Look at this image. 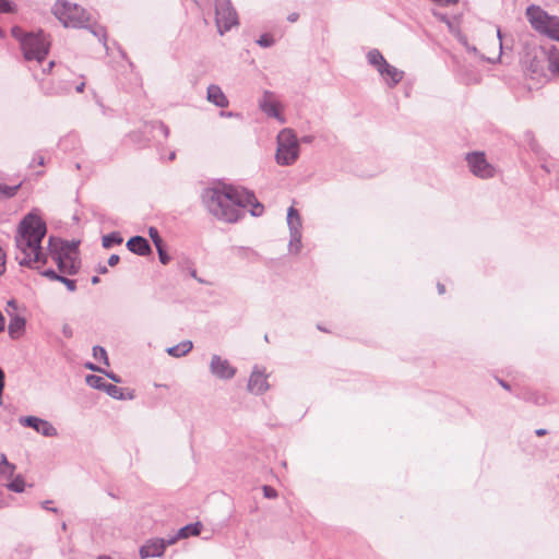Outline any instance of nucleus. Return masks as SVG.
<instances>
[{
    "instance_id": "obj_60",
    "label": "nucleus",
    "mask_w": 559,
    "mask_h": 559,
    "mask_svg": "<svg viewBox=\"0 0 559 559\" xmlns=\"http://www.w3.org/2000/svg\"><path fill=\"white\" fill-rule=\"evenodd\" d=\"M97 559H111V557H109L107 555H102Z\"/></svg>"
},
{
    "instance_id": "obj_51",
    "label": "nucleus",
    "mask_w": 559,
    "mask_h": 559,
    "mask_svg": "<svg viewBox=\"0 0 559 559\" xmlns=\"http://www.w3.org/2000/svg\"><path fill=\"white\" fill-rule=\"evenodd\" d=\"M84 87H85V83L81 82L79 85H76L75 91L78 93H82L84 91Z\"/></svg>"
},
{
    "instance_id": "obj_56",
    "label": "nucleus",
    "mask_w": 559,
    "mask_h": 559,
    "mask_svg": "<svg viewBox=\"0 0 559 559\" xmlns=\"http://www.w3.org/2000/svg\"><path fill=\"white\" fill-rule=\"evenodd\" d=\"M190 274H191L192 277L197 278L200 283H202V280L198 278L197 271L194 269L191 270Z\"/></svg>"
},
{
    "instance_id": "obj_33",
    "label": "nucleus",
    "mask_w": 559,
    "mask_h": 559,
    "mask_svg": "<svg viewBox=\"0 0 559 559\" xmlns=\"http://www.w3.org/2000/svg\"><path fill=\"white\" fill-rule=\"evenodd\" d=\"M148 236L151 237V239H152L153 243L155 245V247H159V246L164 245L163 239L160 238L157 228L150 227L148 228Z\"/></svg>"
},
{
    "instance_id": "obj_24",
    "label": "nucleus",
    "mask_w": 559,
    "mask_h": 559,
    "mask_svg": "<svg viewBox=\"0 0 559 559\" xmlns=\"http://www.w3.org/2000/svg\"><path fill=\"white\" fill-rule=\"evenodd\" d=\"M105 392L111 396L112 399H116V400H131L132 399V395H129V396H126L123 394V389L120 388V386H117L115 384H110V383H107L106 388H105Z\"/></svg>"
},
{
    "instance_id": "obj_4",
    "label": "nucleus",
    "mask_w": 559,
    "mask_h": 559,
    "mask_svg": "<svg viewBox=\"0 0 559 559\" xmlns=\"http://www.w3.org/2000/svg\"><path fill=\"white\" fill-rule=\"evenodd\" d=\"M12 34L20 40L26 60L41 62L48 55L50 43L43 32L23 34L20 28L15 27L12 29Z\"/></svg>"
},
{
    "instance_id": "obj_32",
    "label": "nucleus",
    "mask_w": 559,
    "mask_h": 559,
    "mask_svg": "<svg viewBox=\"0 0 559 559\" xmlns=\"http://www.w3.org/2000/svg\"><path fill=\"white\" fill-rule=\"evenodd\" d=\"M548 62L550 71L559 74V55L552 52L548 58Z\"/></svg>"
},
{
    "instance_id": "obj_35",
    "label": "nucleus",
    "mask_w": 559,
    "mask_h": 559,
    "mask_svg": "<svg viewBox=\"0 0 559 559\" xmlns=\"http://www.w3.org/2000/svg\"><path fill=\"white\" fill-rule=\"evenodd\" d=\"M158 258L162 264H167L170 261V257L164 250V245L156 247Z\"/></svg>"
},
{
    "instance_id": "obj_45",
    "label": "nucleus",
    "mask_w": 559,
    "mask_h": 559,
    "mask_svg": "<svg viewBox=\"0 0 559 559\" xmlns=\"http://www.w3.org/2000/svg\"><path fill=\"white\" fill-rule=\"evenodd\" d=\"M119 260H120L119 255H117V254H111V255L109 257V259H108V264H109L110 266H115V265H117V264L119 263Z\"/></svg>"
},
{
    "instance_id": "obj_27",
    "label": "nucleus",
    "mask_w": 559,
    "mask_h": 559,
    "mask_svg": "<svg viewBox=\"0 0 559 559\" xmlns=\"http://www.w3.org/2000/svg\"><path fill=\"white\" fill-rule=\"evenodd\" d=\"M542 33L559 41V21L554 19L552 24H547L546 27L542 29Z\"/></svg>"
},
{
    "instance_id": "obj_21",
    "label": "nucleus",
    "mask_w": 559,
    "mask_h": 559,
    "mask_svg": "<svg viewBox=\"0 0 559 559\" xmlns=\"http://www.w3.org/2000/svg\"><path fill=\"white\" fill-rule=\"evenodd\" d=\"M192 347L193 344L191 341H183L175 346L168 347L166 352L168 355L179 358L187 355L192 349Z\"/></svg>"
},
{
    "instance_id": "obj_12",
    "label": "nucleus",
    "mask_w": 559,
    "mask_h": 559,
    "mask_svg": "<svg viewBox=\"0 0 559 559\" xmlns=\"http://www.w3.org/2000/svg\"><path fill=\"white\" fill-rule=\"evenodd\" d=\"M210 370L218 379L229 380L236 374V368L227 359L213 355L210 362Z\"/></svg>"
},
{
    "instance_id": "obj_43",
    "label": "nucleus",
    "mask_w": 559,
    "mask_h": 559,
    "mask_svg": "<svg viewBox=\"0 0 559 559\" xmlns=\"http://www.w3.org/2000/svg\"><path fill=\"white\" fill-rule=\"evenodd\" d=\"M5 271V253L0 249V274Z\"/></svg>"
},
{
    "instance_id": "obj_49",
    "label": "nucleus",
    "mask_w": 559,
    "mask_h": 559,
    "mask_svg": "<svg viewBox=\"0 0 559 559\" xmlns=\"http://www.w3.org/2000/svg\"><path fill=\"white\" fill-rule=\"evenodd\" d=\"M34 162H36V163H37V165H39V166H44V164H45V158H44V156L39 155V156H37V157H35V158H34Z\"/></svg>"
},
{
    "instance_id": "obj_23",
    "label": "nucleus",
    "mask_w": 559,
    "mask_h": 559,
    "mask_svg": "<svg viewBox=\"0 0 559 559\" xmlns=\"http://www.w3.org/2000/svg\"><path fill=\"white\" fill-rule=\"evenodd\" d=\"M14 472L15 466L7 460V456L4 454H2L0 460V476L10 480L13 477Z\"/></svg>"
},
{
    "instance_id": "obj_41",
    "label": "nucleus",
    "mask_w": 559,
    "mask_h": 559,
    "mask_svg": "<svg viewBox=\"0 0 559 559\" xmlns=\"http://www.w3.org/2000/svg\"><path fill=\"white\" fill-rule=\"evenodd\" d=\"M61 332H62V335L67 338H71L73 336V330L68 323L62 325Z\"/></svg>"
},
{
    "instance_id": "obj_2",
    "label": "nucleus",
    "mask_w": 559,
    "mask_h": 559,
    "mask_svg": "<svg viewBox=\"0 0 559 559\" xmlns=\"http://www.w3.org/2000/svg\"><path fill=\"white\" fill-rule=\"evenodd\" d=\"M45 222L34 213L27 214L19 225L15 245L19 250L16 259L21 265L45 264L47 258L41 248L46 235Z\"/></svg>"
},
{
    "instance_id": "obj_30",
    "label": "nucleus",
    "mask_w": 559,
    "mask_h": 559,
    "mask_svg": "<svg viewBox=\"0 0 559 559\" xmlns=\"http://www.w3.org/2000/svg\"><path fill=\"white\" fill-rule=\"evenodd\" d=\"M19 188H20V185L11 187V186L0 183V193H2L3 195H5L8 198H11L16 194Z\"/></svg>"
},
{
    "instance_id": "obj_50",
    "label": "nucleus",
    "mask_w": 559,
    "mask_h": 559,
    "mask_svg": "<svg viewBox=\"0 0 559 559\" xmlns=\"http://www.w3.org/2000/svg\"><path fill=\"white\" fill-rule=\"evenodd\" d=\"M298 16H299V15H298L297 13H292V14H289V15L287 16V20H288L289 22H296V21L298 20Z\"/></svg>"
},
{
    "instance_id": "obj_5",
    "label": "nucleus",
    "mask_w": 559,
    "mask_h": 559,
    "mask_svg": "<svg viewBox=\"0 0 559 559\" xmlns=\"http://www.w3.org/2000/svg\"><path fill=\"white\" fill-rule=\"evenodd\" d=\"M300 154V145L293 129L285 128L280 131L276 138L275 162L280 166L294 165Z\"/></svg>"
},
{
    "instance_id": "obj_29",
    "label": "nucleus",
    "mask_w": 559,
    "mask_h": 559,
    "mask_svg": "<svg viewBox=\"0 0 559 559\" xmlns=\"http://www.w3.org/2000/svg\"><path fill=\"white\" fill-rule=\"evenodd\" d=\"M93 356L95 359L103 361L106 366H109V360L107 356V352L102 346H94L93 347Z\"/></svg>"
},
{
    "instance_id": "obj_10",
    "label": "nucleus",
    "mask_w": 559,
    "mask_h": 559,
    "mask_svg": "<svg viewBox=\"0 0 559 559\" xmlns=\"http://www.w3.org/2000/svg\"><path fill=\"white\" fill-rule=\"evenodd\" d=\"M176 543V538L163 539L152 538L148 539L143 546L140 547L139 555L141 559L160 557L167 546Z\"/></svg>"
},
{
    "instance_id": "obj_40",
    "label": "nucleus",
    "mask_w": 559,
    "mask_h": 559,
    "mask_svg": "<svg viewBox=\"0 0 559 559\" xmlns=\"http://www.w3.org/2000/svg\"><path fill=\"white\" fill-rule=\"evenodd\" d=\"M45 277H48L49 280L51 281H59V277L61 275V273H57L56 271L53 270H46L41 273Z\"/></svg>"
},
{
    "instance_id": "obj_63",
    "label": "nucleus",
    "mask_w": 559,
    "mask_h": 559,
    "mask_svg": "<svg viewBox=\"0 0 559 559\" xmlns=\"http://www.w3.org/2000/svg\"><path fill=\"white\" fill-rule=\"evenodd\" d=\"M174 158H175V153L173 152L169 154V159L173 160Z\"/></svg>"
},
{
    "instance_id": "obj_52",
    "label": "nucleus",
    "mask_w": 559,
    "mask_h": 559,
    "mask_svg": "<svg viewBox=\"0 0 559 559\" xmlns=\"http://www.w3.org/2000/svg\"><path fill=\"white\" fill-rule=\"evenodd\" d=\"M437 287H438V292H439V294H443V293L445 292V287H444V285H443V284H440V283H439Z\"/></svg>"
},
{
    "instance_id": "obj_6",
    "label": "nucleus",
    "mask_w": 559,
    "mask_h": 559,
    "mask_svg": "<svg viewBox=\"0 0 559 559\" xmlns=\"http://www.w3.org/2000/svg\"><path fill=\"white\" fill-rule=\"evenodd\" d=\"M52 13L66 27H90V15L78 4L66 0H57L52 7Z\"/></svg>"
},
{
    "instance_id": "obj_36",
    "label": "nucleus",
    "mask_w": 559,
    "mask_h": 559,
    "mask_svg": "<svg viewBox=\"0 0 559 559\" xmlns=\"http://www.w3.org/2000/svg\"><path fill=\"white\" fill-rule=\"evenodd\" d=\"M258 44L261 46V47H271L273 44H274V39L269 36V35H262L259 39H258Z\"/></svg>"
},
{
    "instance_id": "obj_7",
    "label": "nucleus",
    "mask_w": 559,
    "mask_h": 559,
    "mask_svg": "<svg viewBox=\"0 0 559 559\" xmlns=\"http://www.w3.org/2000/svg\"><path fill=\"white\" fill-rule=\"evenodd\" d=\"M215 23L221 35L238 25V15L229 0H215Z\"/></svg>"
},
{
    "instance_id": "obj_47",
    "label": "nucleus",
    "mask_w": 559,
    "mask_h": 559,
    "mask_svg": "<svg viewBox=\"0 0 559 559\" xmlns=\"http://www.w3.org/2000/svg\"><path fill=\"white\" fill-rule=\"evenodd\" d=\"M543 71V67L538 64V61L536 63H532V72L533 73H540Z\"/></svg>"
},
{
    "instance_id": "obj_15",
    "label": "nucleus",
    "mask_w": 559,
    "mask_h": 559,
    "mask_svg": "<svg viewBox=\"0 0 559 559\" xmlns=\"http://www.w3.org/2000/svg\"><path fill=\"white\" fill-rule=\"evenodd\" d=\"M526 15L532 26L542 32L547 24H552L554 19L548 16L543 10L537 7L531 5L526 9Z\"/></svg>"
},
{
    "instance_id": "obj_44",
    "label": "nucleus",
    "mask_w": 559,
    "mask_h": 559,
    "mask_svg": "<svg viewBox=\"0 0 559 559\" xmlns=\"http://www.w3.org/2000/svg\"><path fill=\"white\" fill-rule=\"evenodd\" d=\"M461 43L465 46V48L468 52L477 53V48L475 46L468 45V43L465 38H461Z\"/></svg>"
},
{
    "instance_id": "obj_25",
    "label": "nucleus",
    "mask_w": 559,
    "mask_h": 559,
    "mask_svg": "<svg viewBox=\"0 0 559 559\" xmlns=\"http://www.w3.org/2000/svg\"><path fill=\"white\" fill-rule=\"evenodd\" d=\"M122 242V238L119 233H110L105 235L102 239L103 247L106 249L111 248L115 245H120Z\"/></svg>"
},
{
    "instance_id": "obj_38",
    "label": "nucleus",
    "mask_w": 559,
    "mask_h": 559,
    "mask_svg": "<svg viewBox=\"0 0 559 559\" xmlns=\"http://www.w3.org/2000/svg\"><path fill=\"white\" fill-rule=\"evenodd\" d=\"M91 31H92L93 35L96 36L99 40L105 41L106 34H105V29L102 26L92 27Z\"/></svg>"
},
{
    "instance_id": "obj_64",
    "label": "nucleus",
    "mask_w": 559,
    "mask_h": 559,
    "mask_svg": "<svg viewBox=\"0 0 559 559\" xmlns=\"http://www.w3.org/2000/svg\"><path fill=\"white\" fill-rule=\"evenodd\" d=\"M61 528H62L63 531H66V530H67V524H66L64 522L62 523Z\"/></svg>"
},
{
    "instance_id": "obj_55",
    "label": "nucleus",
    "mask_w": 559,
    "mask_h": 559,
    "mask_svg": "<svg viewBox=\"0 0 559 559\" xmlns=\"http://www.w3.org/2000/svg\"><path fill=\"white\" fill-rule=\"evenodd\" d=\"M48 503H49V501H46V502L43 504V507H44L45 509H47V510H49V506H47ZM50 511H52V512H57L58 510H57L56 508H51V509H50Z\"/></svg>"
},
{
    "instance_id": "obj_42",
    "label": "nucleus",
    "mask_w": 559,
    "mask_h": 559,
    "mask_svg": "<svg viewBox=\"0 0 559 559\" xmlns=\"http://www.w3.org/2000/svg\"><path fill=\"white\" fill-rule=\"evenodd\" d=\"M8 310L16 313V310H17V302L15 299H10L8 302H7V309L5 311L8 312Z\"/></svg>"
},
{
    "instance_id": "obj_59",
    "label": "nucleus",
    "mask_w": 559,
    "mask_h": 559,
    "mask_svg": "<svg viewBox=\"0 0 559 559\" xmlns=\"http://www.w3.org/2000/svg\"><path fill=\"white\" fill-rule=\"evenodd\" d=\"M4 388V379L0 380V391L2 392Z\"/></svg>"
},
{
    "instance_id": "obj_61",
    "label": "nucleus",
    "mask_w": 559,
    "mask_h": 559,
    "mask_svg": "<svg viewBox=\"0 0 559 559\" xmlns=\"http://www.w3.org/2000/svg\"><path fill=\"white\" fill-rule=\"evenodd\" d=\"M99 272H100V273H106V272H107V267H106V266H102V267H99Z\"/></svg>"
},
{
    "instance_id": "obj_31",
    "label": "nucleus",
    "mask_w": 559,
    "mask_h": 559,
    "mask_svg": "<svg viewBox=\"0 0 559 559\" xmlns=\"http://www.w3.org/2000/svg\"><path fill=\"white\" fill-rule=\"evenodd\" d=\"M496 36H497V45H498V55L496 58H490L488 57L487 60L490 61V62H495L497 60L500 59V56H501V51H502V35H501V29L500 27H496Z\"/></svg>"
},
{
    "instance_id": "obj_20",
    "label": "nucleus",
    "mask_w": 559,
    "mask_h": 559,
    "mask_svg": "<svg viewBox=\"0 0 559 559\" xmlns=\"http://www.w3.org/2000/svg\"><path fill=\"white\" fill-rule=\"evenodd\" d=\"M404 78V72L394 66H391L381 78L389 88L395 87Z\"/></svg>"
},
{
    "instance_id": "obj_58",
    "label": "nucleus",
    "mask_w": 559,
    "mask_h": 559,
    "mask_svg": "<svg viewBox=\"0 0 559 559\" xmlns=\"http://www.w3.org/2000/svg\"><path fill=\"white\" fill-rule=\"evenodd\" d=\"M97 283H99V277H98V276H93V277H92V284H94V285H95V284H97Z\"/></svg>"
},
{
    "instance_id": "obj_14",
    "label": "nucleus",
    "mask_w": 559,
    "mask_h": 559,
    "mask_svg": "<svg viewBox=\"0 0 559 559\" xmlns=\"http://www.w3.org/2000/svg\"><path fill=\"white\" fill-rule=\"evenodd\" d=\"M269 390L267 376L265 374V370L259 367H254L249 381H248V391L252 394H263Z\"/></svg>"
},
{
    "instance_id": "obj_9",
    "label": "nucleus",
    "mask_w": 559,
    "mask_h": 559,
    "mask_svg": "<svg viewBox=\"0 0 559 559\" xmlns=\"http://www.w3.org/2000/svg\"><path fill=\"white\" fill-rule=\"evenodd\" d=\"M466 160L468 168L474 176L481 179H487L495 176V167L487 162L484 153H469L466 156Z\"/></svg>"
},
{
    "instance_id": "obj_39",
    "label": "nucleus",
    "mask_w": 559,
    "mask_h": 559,
    "mask_svg": "<svg viewBox=\"0 0 559 559\" xmlns=\"http://www.w3.org/2000/svg\"><path fill=\"white\" fill-rule=\"evenodd\" d=\"M12 11H13L12 4L8 0H0V12L1 13H9Z\"/></svg>"
},
{
    "instance_id": "obj_22",
    "label": "nucleus",
    "mask_w": 559,
    "mask_h": 559,
    "mask_svg": "<svg viewBox=\"0 0 559 559\" xmlns=\"http://www.w3.org/2000/svg\"><path fill=\"white\" fill-rule=\"evenodd\" d=\"M200 532H201L200 523L188 524V525L181 527L174 538H176V540H177L178 538H187L189 536H197L200 534Z\"/></svg>"
},
{
    "instance_id": "obj_17",
    "label": "nucleus",
    "mask_w": 559,
    "mask_h": 559,
    "mask_svg": "<svg viewBox=\"0 0 559 559\" xmlns=\"http://www.w3.org/2000/svg\"><path fill=\"white\" fill-rule=\"evenodd\" d=\"M367 61L368 63L373 67L377 72L379 73V75L382 78L384 75V73L386 72V70L392 66L390 64L385 58L383 57V55L380 52V50L378 49H371L367 52Z\"/></svg>"
},
{
    "instance_id": "obj_62",
    "label": "nucleus",
    "mask_w": 559,
    "mask_h": 559,
    "mask_svg": "<svg viewBox=\"0 0 559 559\" xmlns=\"http://www.w3.org/2000/svg\"><path fill=\"white\" fill-rule=\"evenodd\" d=\"M4 379V373L2 371V369L0 368V380Z\"/></svg>"
},
{
    "instance_id": "obj_19",
    "label": "nucleus",
    "mask_w": 559,
    "mask_h": 559,
    "mask_svg": "<svg viewBox=\"0 0 559 559\" xmlns=\"http://www.w3.org/2000/svg\"><path fill=\"white\" fill-rule=\"evenodd\" d=\"M207 100L221 108L228 106V99L218 85L212 84L207 87Z\"/></svg>"
},
{
    "instance_id": "obj_16",
    "label": "nucleus",
    "mask_w": 559,
    "mask_h": 559,
    "mask_svg": "<svg viewBox=\"0 0 559 559\" xmlns=\"http://www.w3.org/2000/svg\"><path fill=\"white\" fill-rule=\"evenodd\" d=\"M8 316L10 317V322L8 326V332L11 338L17 340L25 332L26 320L25 318L8 310Z\"/></svg>"
},
{
    "instance_id": "obj_34",
    "label": "nucleus",
    "mask_w": 559,
    "mask_h": 559,
    "mask_svg": "<svg viewBox=\"0 0 559 559\" xmlns=\"http://www.w3.org/2000/svg\"><path fill=\"white\" fill-rule=\"evenodd\" d=\"M59 282L63 283L69 292H74L76 289L75 281L63 276V274L60 275Z\"/></svg>"
},
{
    "instance_id": "obj_3",
    "label": "nucleus",
    "mask_w": 559,
    "mask_h": 559,
    "mask_svg": "<svg viewBox=\"0 0 559 559\" xmlns=\"http://www.w3.org/2000/svg\"><path fill=\"white\" fill-rule=\"evenodd\" d=\"M76 246L75 242L70 243L52 237L49 238V254L61 274L73 275L78 273L80 264L76 259Z\"/></svg>"
},
{
    "instance_id": "obj_28",
    "label": "nucleus",
    "mask_w": 559,
    "mask_h": 559,
    "mask_svg": "<svg viewBox=\"0 0 559 559\" xmlns=\"http://www.w3.org/2000/svg\"><path fill=\"white\" fill-rule=\"evenodd\" d=\"M7 487L14 492H22L25 488V481L21 476L12 477L11 481L7 485Z\"/></svg>"
},
{
    "instance_id": "obj_1",
    "label": "nucleus",
    "mask_w": 559,
    "mask_h": 559,
    "mask_svg": "<svg viewBox=\"0 0 559 559\" xmlns=\"http://www.w3.org/2000/svg\"><path fill=\"white\" fill-rule=\"evenodd\" d=\"M207 210L218 219L235 223L242 215V209L251 206V215L260 216L263 205L246 189L228 187L224 190L207 189L203 194Z\"/></svg>"
},
{
    "instance_id": "obj_54",
    "label": "nucleus",
    "mask_w": 559,
    "mask_h": 559,
    "mask_svg": "<svg viewBox=\"0 0 559 559\" xmlns=\"http://www.w3.org/2000/svg\"><path fill=\"white\" fill-rule=\"evenodd\" d=\"M159 128L162 129V131L164 132L165 135L168 134V128L165 124L160 123Z\"/></svg>"
},
{
    "instance_id": "obj_46",
    "label": "nucleus",
    "mask_w": 559,
    "mask_h": 559,
    "mask_svg": "<svg viewBox=\"0 0 559 559\" xmlns=\"http://www.w3.org/2000/svg\"><path fill=\"white\" fill-rule=\"evenodd\" d=\"M84 366L86 369H90L92 371L104 372V370L102 368L97 367L96 365H94L92 362H86Z\"/></svg>"
},
{
    "instance_id": "obj_57",
    "label": "nucleus",
    "mask_w": 559,
    "mask_h": 559,
    "mask_svg": "<svg viewBox=\"0 0 559 559\" xmlns=\"http://www.w3.org/2000/svg\"><path fill=\"white\" fill-rule=\"evenodd\" d=\"M546 433V430L545 429H537L536 430V435L537 436H544Z\"/></svg>"
},
{
    "instance_id": "obj_48",
    "label": "nucleus",
    "mask_w": 559,
    "mask_h": 559,
    "mask_svg": "<svg viewBox=\"0 0 559 559\" xmlns=\"http://www.w3.org/2000/svg\"><path fill=\"white\" fill-rule=\"evenodd\" d=\"M106 376L109 379H111L114 382H116V383H120L121 382V379L117 374H115L112 372H106Z\"/></svg>"
},
{
    "instance_id": "obj_13",
    "label": "nucleus",
    "mask_w": 559,
    "mask_h": 559,
    "mask_svg": "<svg viewBox=\"0 0 559 559\" xmlns=\"http://www.w3.org/2000/svg\"><path fill=\"white\" fill-rule=\"evenodd\" d=\"M20 424L33 428L45 437H56L58 435L57 429L48 420L35 416L21 417Z\"/></svg>"
},
{
    "instance_id": "obj_26",
    "label": "nucleus",
    "mask_w": 559,
    "mask_h": 559,
    "mask_svg": "<svg viewBox=\"0 0 559 559\" xmlns=\"http://www.w3.org/2000/svg\"><path fill=\"white\" fill-rule=\"evenodd\" d=\"M85 381L86 383L93 388V389H97V390H103L105 391V388L107 385V383L105 382L104 378L99 377V376H95V374H88L86 376L85 378Z\"/></svg>"
},
{
    "instance_id": "obj_37",
    "label": "nucleus",
    "mask_w": 559,
    "mask_h": 559,
    "mask_svg": "<svg viewBox=\"0 0 559 559\" xmlns=\"http://www.w3.org/2000/svg\"><path fill=\"white\" fill-rule=\"evenodd\" d=\"M263 495L267 499H274L277 497V491L271 486H263Z\"/></svg>"
},
{
    "instance_id": "obj_11",
    "label": "nucleus",
    "mask_w": 559,
    "mask_h": 559,
    "mask_svg": "<svg viewBox=\"0 0 559 559\" xmlns=\"http://www.w3.org/2000/svg\"><path fill=\"white\" fill-rule=\"evenodd\" d=\"M260 108L267 117L275 118L281 123L285 122V118L282 114V105L277 102L273 93L265 92L263 94L260 100Z\"/></svg>"
},
{
    "instance_id": "obj_18",
    "label": "nucleus",
    "mask_w": 559,
    "mask_h": 559,
    "mask_svg": "<svg viewBox=\"0 0 559 559\" xmlns=\"http://www.w3.org/2000/svg\"><path fill=\"white\" fill-rule=\"evenodd\" d=\"M127 248L131 252L143 257L151 253V247L148 241L141 236H134L130 238L127 242Z\"/></svg>"
},
{
    "instance_id": "obj_53",
    "label": "nucleus",
    "mask_w": 559,
    "mask_h": 559,
    "mask_svg": "<svg viewBox=\"0 0 559 559\" xmlns=\"http://www.w3.org/2000/svg\"><path fill=\"white\" fill-rule=\"evenodd\" d=\"M301 141L305 142V143H310L312 141V136L311 135L304 136L301 139Z\"/></svg>"
},
{
    "instance_id": "obj_8",
    "label": "nucleus",
    "mask_w": 559,
    "mask_h": 559,
    "mask_svg": "<svg viewBox=\"0 0 559 559\" xmlns=\"http://www.w3.org/2000/svg\"><path fill=\"white\" fill-rule=\"evenodd\" d=\"M287 225L290 234L288 250L290 253L297 254L301 249L302 223L298 211L294 206H290L287 211Z\"/></svg>"
}]
</instances>
